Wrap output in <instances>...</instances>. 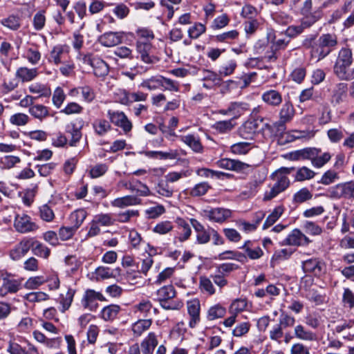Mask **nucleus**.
<instances>
[{
  "instance_id": "obj_1",
  "label": "nucleus",
  "mask_w": 354,
  "mask_h": 354,
  "mask_svg": "<svg viewBox=\"0 0 354 354\" xmlns=\"http://www.w3.org/2000/svg\"><path fill=\"white\" fill-rule=\"evenodd\" d=\"M353 62L352 51L350 48H342L333 66L334 74L341 80L349 81L354 79V68H350Z\"/></svg>"
},
{
  "instance_id": "obj_2",
  "label": "nucleus",
  "mask_w": 354,
  "mask_h": 354,
  "mask_svg": "<svg viewBox=\"0 0 354 354\" xmlns=\"http://www.w3.org/2000/svg\"><path fill=\"white\" fill-rule=\"evenodd\" d=\"M337 45V39L334 34H323L314 44L313 50H310L312 59L319 62L328 56Z\"/></svg>"
},
{
  "instance_id": "obj_3",
  "label": "nucleus",
  "mask_w": 354,
  "mask_h": 354,
  "mask_svg": "<svg viewBox=\"0 0 354 354\" xmlns=\"http://www.w3.org/2000/svg\"><path fill=\"white\" fill-rule=\"evenodd\" d=\"M0 278L2 284L0 287V296L3 297L8 294H15L21 288V280L15 279L12 274L1 272Z\"/></svg>"
},
{
  "instance_id": "obj_4",
  "label": "nucleus",
  "mask_w": 354,
  "mask_h": 354,
  "mask_svg": "<svg viewBox=\"0 0 354 354\" xmlns=\"http://www.w3.org/2000/svg\"><path fill=\"white\" fill-rule=\"evenodd\" d=\"M200 215L211 222L223 223L232 216V211L223 207H207L201 210Z\"/></svg>"
},
{
  "instance_id": "obj_5",
  "label": "nucleus",
  "mask_w": 354,
  "mask_h": 354,
  "mask_svg": "<svg viewBox=\"0 0 354 354\" xmlns=\"http://www.w3.org/2000/svg\"><path fill=\"white\" fill-rule=\"evenodd\" d=\"M272 178L275 180L274 185L270 189L266 191L263 195V201H268L275 198L280 193L284 192L290 185V180L288 176H278L273 174Z\"/></svg>"
},
{
  "instance_id": "obj_6",
  "label": "nucleus",
  "mask_w": 354,
  "mask_h": 354,
  "mask_svg": "<svg viewBox=\"0 0 354 354\" xmlns=\"http://www.w3.org/2000/svg\"><path fill=\"white\" fill-rule=\"evenodd\" d=\"M263 122V118L248 120L239 128V136L245 140H253L255 135L259 131L260 124Z\"/></svg>"
},
{
  "instance_id": "obj_7",
  "label": "nucleus",
  "mask_w": 354,
  "mask_h": 354,
  "mask_svg": "<svg viewBox=\"0 0 354 354\" xmlns=\"http://www.w3.org/2000/svg\"><path fill=\"white\" fill-rule=\"evenodd\" d=\"M107 117L110 122L116 127H120L125 133L131 131L132 123L124 112L109 109Z\"/></svg>"
},
{
  "instance_id": "obj_8",
  "label": "nucleus",
  "mask_w": 354,
  "mask_h": 354,
  "mask_svg": "<svg viewBox=\"0 0 354 354\" xmlns=\"http://www.w3.org/2000/svg\"><path fill=\"white\" fill-rule=\"evenodd\" d=\"M82 60L84 64L92 66L95 76L102 77L108 75L109 71V66L100 57H93L91 54H88L84 55Z\"/></svg>"
},
{
  "instance_id": "obj_9",
  "label": "nucleus",
  "mask_w": 354,
  "mask_h": 354,
  "mask_svg": "<svg viewBox=\"0 0 354 354\" xmlns=\"http://www.w3.org/2000/svg\"><path fill=\"white\" fill-rule=\"evenodd\" d=\"M18 341L19 342H25L27 344L28 348H23L16 339L10 341L7 351L10 354H39L38 349L32 344L30 343L24 337H19Z\"/></svg>"
},
{
  "instance_id": "obj_10",
  "label": "nucleus",
  "mask_w": 354,
  "mask_h": 354,
  "mask_svg": "<svg viewBox=\"0 0 354 354\" xmlns=\"http://www.w3.org/2000/svg\"><path fill=\"white\" fill-rule=\"evenodd\" d=\"M70 48L67 45L58 44L53 47L48 59L50 63L59 65L69 57Z\"/></svg>"
},
{
  "instance_id": "obj_11",
  "label": "nucleus",
  "mask_w": 354,
  "mask_h": 354,
  "mask_svg": "<svg viewBox=\"0 0 354 354\" xmlns=\"http://www.w3.org/2000/svg\"><path fill=\"white\" fill-rule=\"evenodd\" d=\"M14 226L20 233L33 232L38 228V226L32 221L31 218L26 214H17L15 216Z\"/></svg>"
},
{
  "instance_id": "obj_12",
  "label": "nucleus",
  "mask_w": 354,
  "mask_h": 354,
  "mask_svg": "<svg viewBox=\"0 0 354 354\" xmlns=\"http://www.w3.org/2000/svg\"><path fill=\"white\" fill-rule=\"evenodd\" d=\"M105 297L100 292H97L92 289H88L85 291L82 299V305L85 308L90 310H95L98 306L97 301H105Z\"/></svg>"
},
{
  "instance_id": "obj_13",
  "label": "nucleus",
  "mask_w": 354,
  "mask_h": 354,
  "mask_svg": "<svg viewBox=\"0 0 354 354\" xmlns=\"http://www.w3.org/2000/svg\"><path fill=\"white\" fill-rule=\"evenodd\" d=\"M310 242V240L304 233L295 229L282 241V245L299 246L308 245Z\"/></svg>"
},
{
  "instance_id": "obj_14",
  "label": "nucleus",
  "mask_w": 354,
  "mask_h": 354,
  "mask_svg": "<svg viewBox=\"0 0 354 354\" xmlns=\"http://www.w3.org/2000/svg\"><path fill=\"white\" fill-rule=\"evenodd\" d=\"M187 313L190 319L189 326L194 328L200 322L201 304L198 299H192L187 301Z\"/></svg>"
},
{
  "instance_id": "obj_15",
  "label": "nucleus",
  "mask_w": 354,
  "mask_h": 354,
  "mask_svg": "<svg viewBox=\"0 0 354 354\" xmlns=\"http://www.w3.org/2000/svg\"><path fill=\"white\" fill-rule=\"evenodd\" d=\"M217 167L230 171L236 172L242 171L249 168L250 166L240 160L230 159V158H221L216 162Z\"/></svg>"
},
{
  "instance_id": "obj_16",
  "label": "nucleus",
  "mask_w": 354,
  "mask_h": 354,
  "mask_svg": "<svg viewBox=\"0 0 354 354\" xmlns=\"http://www.w3.org/2000/svg\"><path fill=\"white\" fill-rule=\"evenodd\" d=\"M30 238L23 239L9 252V256L13 261H18L24 257L30 249Z\"/></svg>"
},
{
  "instance_id": "obj_17",
  "label": "nucleus",
  "mask_w": 354,
  "mask_h": 354,
  "mask_svg": "<svg viewBox=\"0 0 354 354\" xmlns=\"http://www.w3.org/2000/svg\"><path fill=\"white\" fill-rule=\"evenodd\" d=\"M250 106L245 102H232L227 109H221L219 113L222 115H230L238 118L249 110Z\"/></svg>"
},
{
  "instance_id": "obj_18",
  "label": "nucleus",
  "mask_w": 354,
  "mask_h": 354,
  "mask_svg": "<svg viewBox=\"0 0 354 354\" xmlns=\"http://www.w3.org/2000/svg\"><path fill=\"white\" fill-rule=\"evenodd\" d=\"M136 47L140 59L146 64H152L157 61L156 57L151 55V44L150 42L137 41Z\"/></svg>"
},
{
  "instance_id": "obj_19",
  "label": "nucleus",
  "mask_w": 354,
  "mask_h": 354,
  "mask_svg": "<svg viewBox=\"0 0 354 354\" xmlns=\"http://www.w3.org/2000/svg\"><path fill=\"white\" fill-rule=\"evenodd\" d=\"M347 84L339 82L331 90V103L337 105L342 103L346 97Z\"/></svg>"
},
{
  "instance_id": "obj_20",
  "label": "nucleus",
  "mask_w": 354,
  "mask_h": 354,
  "mask_svg": "<svg viewBox=\"0 0 354 354\" xmlns=\"http://www.w3.org/2000/svg\"><path fill=\"white\" fill-rule=\"evenodd\" d=\"M324 264L318 259L313 258L302 262V269L305 272L320 275L323 272Z\"/></svg>"
},
{
  "instance_id": "obj_21",
  "label": "nucleus",
  "mask_w": 354,
  "mask_h": 354,
  "mask_svg": "<svg viewBox=\"0 0 354 354\" xmlns=\"http://www.w3.org/2000/svg\"><path fill=\"white\" fill-rule=\"evenodd\" d=\"M39 75L37 68L21 66L17 69L15 77L22 82H28L35 80Z\"/></svg>"
},
{
  "instance_id": "obj_22",
  "label": "nucleus",
  "mask_w": 354,
  "mask_h": 354,
  "mask_svg": "<svg viewBox=\"0 0 354 354\" xmlns=\"http://www.w3.org/2000/svg\"><path fill=\"white\" fill-rule=\"evenodd\" d=\"M158 344L157 335L154 332L149 333L141 342L140 347L142 354H153Z\"/></svg>"
},
{
  "instance_id": "obj_23",
  "label": "nucleus",
  "mask_w": 354,
  "mask_h": 354,
  "mask_svg": "<svg viewBox=\"0 0 354 354\" xmlns=\"http://www.w3.org/2000/svg\"><path fill=\"white\" fill-rule=\"evenodd\" d=\"M261 100L268 105L277 107L282 102V95L278 91L270 89L262 93Z\"/></svg>"
},
{
  "instance_id": "obj_24",
  "label": "nucleus",
  "mask_w": 354,
  "mask_h": 354,
  "mask_svg": "<svg viewBox=\"0 0 354 354\" xmlns=\"http://www.w3.org/2000/svg\"><path fill=\"white\" fill-rule=\"evenodd\" d=\"M122 35L121 32H109L102 35L99 38V42L104 46L112 47L122 42Z\"/></svg>"
},
{
  "instance_id": "obj_25",
  "label": "nucleus",
  "mask_w": 354,
  "mask_h": 354,
  "mask_svg": "<svg viewBox=\"0 0 354 354\" xmlns=\"http://www.w3.org/2000/svg\"><path fill=\"white\" fill-rule=\"evenodd\" d=\"M141 199L137 196L127 195L114 199L111 202L113 207L118 208H124L129 206H134L141 204Z\"/></svg>"
},
{
  "instance_id": "obj_26",
  "label": "nucleus",
  "mask_w": 354,
  "mask_h": 354,
  "mask_svg": "<svg viewBox=\"0 0 354 354\" xmlns=\"http://www.w3.org/2000/svg\"><path fill=\"white\" fill-rule=\"evenodd\" d=\"M294 335L302 341L313 342L317 339V335L313 331L307 329L301 324H297L294 328Z\"/></svg>"
},
{
  "instance_id": "obj_27",
  "label": "nucleus",
  "mask_w": 354,
  "mask_h": 354,
  "mask_svg": "<svg viewBox=\"0 0 354 354\" xmlns=\"http://www.w3.org/2000/svg\"><path fill=\"white\" fill-rule=\"evenodd\" d=\"M179 139L196 153L203 151V146L198 136L194 134L180 136Z\"/></svg>"
},
{
  "instance_id": "obj_28",
  "label": "nucleus",
  "mask_w": 354,
  "mask_h": 354,
  "mask_svg": "<svg viewBox=\"0 0 354 354\" xmlns=\"http://www.w3.org/2000/svg\"><path fill=\"white\" fill-rule=\"evenodd\" d=\"M241 248L245 251L246 256L252 260L259 259L263 255L261 248L254 245V243L251 241H245Z\"/></svg>"
},
{
  "instance_id": "obj_29",
  "label": "nucleus",
  "mask_w": 354,
  "mask_h": 354,
  "mask_svg": "<svg viewBox=\"0 0 354 354\" xmlns=\"http://www.w3.org/2000/svg\"><path fill=\"white\" fill-rule=\"evenodd\" d=\"M320 149L314 148V151L311 158V164L315 168H322L324 167L331 158V155L328 152L319 154Z\"/></svg>"
},
{
  "instance_id": "obj_30",
  "label": "nucleus",
  "mask_w": 354,
  "mask_h": 354,
  "mask_svg": "<svg viewBox=\"0 0 354 354\" xmlns=\"http://www.w3.org/2000/svg\"><path fill=\"white\" fill-rule=\"evenodd\" d=\"M30 248L35 255L46 259L50 257V250L46 245L33 238H30Z\"/></svg>"
},
{
  "instance_id": "obj_31",
  "label": "nucleus",
  "mask_w": 354,
  "mask_h": 354,
  "mask_svg": "<svg viewBox=\"0 0 354 354\" xmlns=\"http://www.w3.org/2000/svg\"><path fill=\"white\" fill-rule=\"evenodd\" d=\"M28 113L34 118L42 122L49 115V108L40 104H34L28 109Z\"/></svg>"
},
{
  "instance_id": "obj_32",
  "label": "nucleus",
  "mask_w": 354,
  "mask_h": 354,
  "mask_svg": "<svg viewBox=\"0 0 354 354\" xmlns=\"http://www.w3.org/2000/svg\"><path fill=\"white\" fill-rule=\"evenodd\" d=\"M259 172L254 171L252 176V179L247 183V188L248 190L243 192L244 194L247 195L248 197L254 196L257 192V188L263 182V178L259 176Z\"/></svg>"
},
{
  "instance_id": "obj_33",
  "label": "nucleus",
  "mask_w": 354,
  "mask_h": 354,
  "mask_svg": "<svg viewBox=\"0 0 354 354\" xmlns=\"http://www.w3.org/2000/svg\"><path fill=\"white\" fill-rule=\"evenodd\" d=\"M257 77V73L252 72L249 73H245L242 75L239 78V82L236 83L233 80H227L224 82V85L229 88L233 85L239 84L240 88L247 87L251 82H254Z\"/></svg>"
},
{
  "instance_id": "obj_34",
  "label": "nucleus",
  "mask_w": 354,
  "mask_h": 354,
  "mask_svg": "<svg viewBox=\"0 0 354 354\" xmlns=\"http://www.w3.org/2000/svg\"><path fill=\"white\" fill-rule=\"evenodd\" d=\"M120 310L121 308L120 306L111 304L102 308L100 316L104 321H112L117 317Z\"/></svg>"
},
{
  "instance_id": "obj_35",
  "label": "nucleus",
  "mask_w": 354,
  "mask_h": 354,
  "mask_svg": "<svg viewBox=\"0 0 354 354\" xmlns=\"http://www.w3.org/2000/svg\"><path fill=\"white\" fill-rule=\"evenodd\" d=\"M151 324V319H141L132 324L131 329L136 336H140L143 333L149 329Z\"/></svg>"
},
{
  "instance_id": "obj_36",
  "label": "nucleus",
  "mask_w": 354,
  "mask_h": 354,
  "mask_svg": "<svg viewBox=\"0 0 354 354\" xmlns=\"http://www.w3.org/2000/svg\"><path fill=\"white\" fill-rule=\"evenodd\" d=\"M237 67V62L234 59H227L219 66L218 73L221 77L230 76L234 73Z\"/></svg>"
},
{
  "instance_id": "obj_37",
  "label": "nucleus",
  "mask_w": 354,
  "mask_h": 354,
  "mask_svg": "<svg viewBox=\"0 0 354 354\" xmlns=\"http://www.w3.org/2000/svg\"><path fill=\"white\" fill-rule=\"evenodd\" d=\"M279 120L289 122L295 115V109L290 101L286 102L279 111Z\"/></svg>"
},
{
  "instance_id": "obj_38",
  "label": "nucleus",
  "mask_w": 354,
  "mask_h": 354,
  "mask_svg": "<svg viewBox=\"0 0 354 354\" xmlns=\"http://www.w3.org/2000/svg\"><path fill=\"white\" fill-rule=\"evenodd\" d=\"M156 296L158 301L173 299L176 296L175 288L172 285L164 286L157 290Z\"/></svg>"
},
{
  "instance_id": "obj_39",
  "label": "nucleus",
  "mask_w": 354,
  "mask_h": 354,
  "mask_svg": "<svg viewBox=\"0 0 354 354\" xmlns=\"http://www.w3.org/2000/svg\"><path fill=\"white\" fill-rule=\"evenodd\" d=\"M87 213L84 209H78L73 212L69 216V220L73 227L78 229L86 218Z\"/></svg>"
},
{
  "instance_id": "obj_40",
  "label": "nucleus",
  "mask_w": 354,
  "mask_h": 354,
  "mask_svg": "<svg viewBox=\"0 0 354 354\" xmlns=\"http://www.w3.org/2000/svg\"><path fill=\"white\" fill-rule=\"evenodd\" d=\"M93 128L96 134L102 136L111 130L110 121L105 119H97L93 123Z\"/></svg>"
},
{
  "instance_id": "obj_41",
  "label": "nucleus",
  "mask_w": 354,
  "mask_h": 354,
  "mask_svg": "<svg viewBox=\"0 0 354 354\" xmlns=\"http://www.w3.org/2000/svg\"><path fill=\"white\" fill-rule=\"evenodd\" d=\"M284 212V207L281 205L276 207L266 218L263 229L266 230L272 225L281 216Z\"/></svg>"
},
{
  "instance_id": "obj_42",
  "label": "nucleus",
  "mask_w": 354,
  "mask_h": 354,
  "mask_svg": "<svg viewBox=\"0 0 354 354\" xmlns=\"http://www.w3.org/2000/svg\"><path fill=\"white\" fill-rule=\"evenodd\" d=\"M21 18L18 15H10L1 20V24L11 30H17L21 27Z\"/></svg>"
},
{
  "instance_id": "obj_43",
  "label": "nucleus",
  "mask_w": 354,
  "mask_h": 354,
  "mask_svg": "<svg viewBox=\"0 0 354 354\" xmlns=\"http://www.w3.org/2000/svg\"><path fill=\"white\" fill-rule=\"evenodd\" d=\"M30 93L37 94L39 97H48L51 94L50 88L41 83L35 82L28 86Z\"/></svg>"
},
{
  "instance_id": "obj_44",
  "label": "nucleus",
  "mask_w": 354,
  "mask_h": 354,
  "mask_svg": "<svg viewBox=\"0 0 354 354\" xmlns=\"http://www.w3.org/2000/svg\"><path fill=\"white\" fill-rule=\"evenodd\" d=\"M314 148H304L290 153V158L292 160H311Z\"/></svg>"
},
{
  "instance_id": "obj_45",
  "label": "nucleus",
  "mask_w": 354,
  "mask_h": 354,
  "mask_svg": "<svg viewBox=\"0 0 354 354\" xmlns=\"http://www.w3.org/2000/svg\"><path fill=\"white\" fill-rule=\"evenodd\" d=\"M153 263V257L151 253H147L142 255L140 262L138 264L139 272L147 276L148 271Z\"/></svg>"
},
{
  "instance_id": "obj_46",
  "label": "nucleus",
  "mask_w": 354,
  "mask_h": 354,
  "mask_svg": "<svg viewBox=\"0 0 354 354\" xmlns=\"http://www.w3.org/2000/svg\"><path fill=\"white\" fill-rule=\"evenodd\" d=\"M176 223L180 230L178 237L179 240L181 242L187 240L192 234V230L189 225L184 219L180 218H177Z\"/></svg>"
},
{
  "instance_id": "obj_47",
  "label": "nucleus",
  "mask_w": 354,
  "mask_h": 354,
  "mask_svg": "<svg viewBox=\"0 0 354 354\" xmlns=\"http://www.w3.org/2000/svg\"><path fill=\"white\" fill-rule=\"evenodd\" d=\"M30 118L24 113H16L10 115L9 122L11 124L17 127H24L29 123Z\"/></svg>"
},
{
  "instance_id": "obj_48",
  "label": "nucleus",
  "mask_w": 354,
  "mask_h": 354,
  "mask_svg": "<svg viewBox=\"0 0 354 354\" xmlns=\"http://www.w3.org/2000/svg\"><path fill=\"white\" fill-rule=\"evenodd\" d=\"M199 288L201 291L208 295H212L216 293V288L210 278L207 277H201L199 280Z\"/></svg>"
},
{
  "instance_id": "obj_49",
  "label": "nucleus",
  "mask_w": 354,
  "mask_h": 354,
  "mask_svg": "<svg viewBox=\"0 0 354 354\" xmlns=\"http://www.w3.org/2000/svg\"><path fill=\"white\" fill-rule=\"evenodd\" d=\"M315 176V172L307 167H301L299 168L295 175V180L296 181L301 182L313 178Z\"/></svg>"
},
{
  "instance_id": "obj_50",
  "label": "nucleus",
  "mask_w": 354,
  "mask_h": 354,
  "mask_svg": "<svg viewBox=\"0 0 354 354\" xmlns=\"http://www.w3.org/2000/svg\"><path fill=\"white\" fill-rule=\"evenodd\" d=\"M267 39L268 41L272 43V47L274 48V50L285 48L290 42V40H286L285 39H279L275 41V33L272 30H270L267 32Z\"/></svg>"
},
{
  "instance_id": "obj_51",
  "label": "nucleus",
  "mask_w": 354,
  "mask_h": 354,
  "mask_svg": "<svg viewBox=\"0 0 354 354\" xmlns=\"http://www.w3.org/2000/svg\"><path fill=\"white\" fill-rule=\"evenodd\" d=\"M66 131L71 135V139L69 141L71 146H75L82 138L80 129L77 128L74 123H71L66 127Z\"/></svg>"
},
{
  "instance_id": "obj_52",
  "label": "nucleus",
  "mask_w": 354,
  "mask_h": 354,
  "mask_svg": "<svg viewBox=\"0 0 354 354\" xmlns=\"http://www.w3.org/2000/svg\"><path fill=\"white\" fill-rule=\"evenodd\" d=\"M252 144L249 142H239L232 145L230 147L232 153L236 155H245L252 148Z\"/></svg>"
},
{
  "instance_id": "obj_53",
  "label": "nucleus",
  "mask_w": 354,
  "mask_h": 354,
  "mask_svg": "<svg viewBox=\"0 0 354 354\" xmlns=\"http://www.w3.org/2000/svg\"><path fill=\"white\" fill-rule=\"evenodd\" d=\"M137 312H139L143 317H147L150 315L153 309V305L151 301L142 299L134 306Z\"/></svg>"
},
{
  "instance_id": "obj_54",
  "label": "nucleus",
  "mask_w": 354,
  "mask_h": 354,
  "mask_svg": "<svg viewBox=\"0 0 354 354\" xmlns=\"http://www.w3.org/2000/svg\"><path fill=\"white\" fill-rule=\"evenodd\" d=\"M312 197L313 194L310 190L306 187H304L294 194L292 201L295 203H302L310 200Z\"/></svg>"
},
{
  "instance_id": "obj_55",
  "label": "nucleus",
  "mask_w": 354,
  "mask_h": 354,
  "mask_svg": "<svg viewBox=\"0 0 354 354\" xmlns=\"http://www.w3.org/2000/svg\"><path fill=\"white\" fill-rule=\"evenodd\" d=\"M202 80L209 82L213 85H218L221 82V78L218 72L216 73L212 71L203 70L202 72Z\"/></svg>"
},
{
  "instance_id": "obj_56",
  "label": "nucleus",
  "mask_w": 354,
  "mask_h": 354,
  "mask_svg": "<svg viewBox=\"0 0 354 354\" xmlns=\"http://www.w3.org/2000/svg\"><path fill=\"white\" fill-rule=\"evenodd\" d=\"M39 215L41 219L46 222H52L55 218L53 210L46 204L39 207Z\"/></svg>"
},
{
  "instance_id": "obj_57",
  "label": "nucleus",
  "mask_w": 354,
  "mask_h": 354,
  "mask_svg": "<svg viewBox=\"0 0 354 354\" xmlns=\"http://www.w3.org/2000/svg\"><path fill=\"white\" fill-rule=\"evenodd\" d=\"M25 299L30 303L41 302L49 299V295L44 292H32L25 295Z\"/></svg>"
},
{
  "instance_id": "obj_58",
  "label": "nucleus",
  "mask_w": 354,
  "mask_h": 354,
  "mask_svg": "<svg viewBox=\"0 0 354 354\" xmlns=\"http://www.w3.org/2000/svg\"><path fill=\"white\" fill-rule=\"evenodd\" d=\"M21 159L18 156H5L0 159V165L3 169H11L19 163Z\"/></svg>"
},
{
  "instance_id": "obj_59",
  "label": "nucleus",
  "mask_w": 354,
  "mask_h": 354,
  "mask_svg": "<svg viewBox=\"0 0 354 354\" xmlns=\"http://www.w3.org/2000/svg\"><path fill=\"white\" fill-rule=\"evenodd\" d=\"M46 280L42 276L31 277L26 280L24 283V287L28 290L37 289Z\"/></svg>"
},
{
  "instance_id": "obj_60",
  "label": "nucleus",
  "mask_w": 354,
  "mask_h": 354,
  "mask_svg": "<svg viewBox=\"0 0 354 354\" xmlns=\"http://www.w3.org/2000/svg\"><path fill=\"white\" fill-rule=\"evenodd\" d=\"M234 127L231 120L218 121L213 125V128L221 133L230 132Z\"/></svg>"
},
{
  "instance_id": "obj_61",
  "label": "nucleus",
  "mask_w": 354,
  "mask_h": 354,
  "mask_svg": "<svg viewBox=\"0 0 354 354\" xmlns=\"http://www.w3.org/2000/svg\"><path fill=\"white\" fill-rule=\"evenodd\" d=\"M342 303L346 308H354V292L348 288H344Z\"/></svg>"
},
{
  "instance_id": "obj_62",
  "label": "nucleus",
  "mask_w": 354,
  "mask_h": 354,
  "mask_svg": "<svg viewBox=\"0 0 354 354\" xmlns=\"http://www.w3.org/2000/svg\"><path fill=\"white\" fill-rule=\"evenodd\" d=\"M225 309L221 305H215L211 307L207 313V318L209 320H214L224 316Z\"/></svg>"
},
{
  "instance_id": "obj_63",
  "label": "nucleus",
  "mask_w": 354,
  "mask_h": 354,
  "mask_svg": "<svg viewBox=\"0 0 354 354\" xmlns=\"http://www.w3.org/2000/svg\"><path fill=\"white\" fill-rule=\"evenodd\" d=\"M295 324V319L294 317L282 312L279 318L278 324L283 328L292 327Z\"/></svg>"
},
{
  "instance_id": "obj_64",
  "label": "nucleus",
  "mask_w": 354,
  "mask_h": 354,
  "mask_svg": "<svg viewBox=\"0 0 354 354\" xmlns=\"http://www.w3.org/2000/svg\"><path fill=\"white\" fill-rule=\"evenodd\" d=\"M93 220L101 226H110L114 223V219L110 214H97L94 216Z\"/></svg>"
}]
</instances>
